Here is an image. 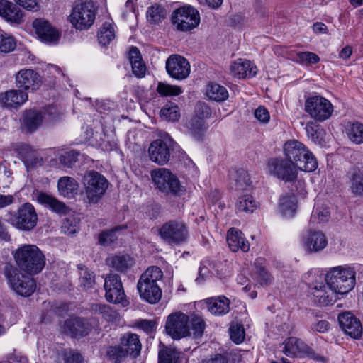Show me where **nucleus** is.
<instances>
[{
	"label": "nucleus",
	"instance_id": "obj_46",
	"mask_svg": "<svg viewBox=\"0 0 363 363\" xmlns=\"http://www.w3.org/2000/svg\"><path fill=\"white\" fill-rule=\"evenodd\" d=\"M77 267L79 274L80 286L85 290L91 289L95 283L94 273L84 265L79 264Z\"/></svg>",
	"mask_w": 363,
	"mask_h": 363
},
{
	"label": "nucleus",
	"instance_id": "obj_25",
	"mask_svg": "<svg viewBox=\"0 0 363 363\" xmlns=\"http://www.w3.org/2000/svg\"><path fill=\"white\" fill-rule=\"evenodd\" d=\"M230 74L239 79L253 77L257 74V68L255 65L247 60L238 59L230 65Z\"/></svg>",
	"mask_w": 363,
	"mask_h": 363
},
{
	"label": "nucleus",
	"instance_id": "obj_43",
	"mask_svg": "<svg viewBox=\"0 0 363 363\" xmlns=\"http://www.w3.org/2000/svg\"><path fill=\"white\" fill-rule=\"evenodd\" d=\"M251 184L250 178L247 172L243 169H238L234 175V182L231 183V188L235 191L247 189Z\"/></svg>",
	"mask_w": 363,
	"mask_h": 363
},
{
	"label": "nucleus",
	"instance_id": "obj_31",
	"mask_svg": "<svg viewBox=\"0 0 363 363\" xmlns=\"http://www.w3.org/2000/svg\"><path fill=\"white\" fill-rule=\"evenodd\" d=\"M305 145L296 140L286 141L284 145V154L286 159L296 167L301 154H303Z\"/></svg>",
	"mask_w": 363,
	"mask_h": 363
},
{
	"label": "nucleus",
	"instance_id": "obj_55",
	"mask_svg": "<svg viewBox=\"0 0 363 363\" xmlns=\"http://www.w3.org/2000/svg\"><path fill=\"white\" fill-rule=\"evenodd\" d=\"M165 16L164 8L160 5L155 4L150 6L147 12V17L149 21L157 23Z\"/></svg>",
	"mask_w": 363,
	"mask_h": 363
},
{
	"label": "nucleus",
	"instance_id": "obj_63",
	"mask_svg": "<svg viewBox=\"0 0 363 363\" xmlns=\"http://www.w3.org/2000/svg\"><path fill=\"white\" fill-rule=\"evenodd\" d=\"M196 117L197 118H207L211 115V108L204 102H198L196 108Z\"/></svg>",
	"mask_w": 363,
	"mask_h": 363
},
{
	"label": "nucleus",
	"instance_id": "obj_9",
	"mask_svg": "<svg viewBox=\"0 0 363 363\" xmlns=\"http://www.w3.org/2000/svg\"><path fill=\"white\" fill-rule=\"evenodd\" d=\"M174 145V140L167 133L153 140L148 148L150 160L159 165L166 164L170 160Z\"/></svg>",
	"mask_w": 363,
	"mask_h": 363
},
{
	"label": "nucleus",
	"instance_id": "obj_14",
	"mask_svg": "<svg viewBox=\"0 0 363 363\" xmlns=\"http://www.w3.org/2000/svg\"><path fill=\"white\" fill-rule=\"evenodd\" d=\"M55 112V108L53 106L47 108L43 112L36 109L26 110L22 115L21 127L26 132L33 133L42 125L47 115L49 120H52V114Z\"/></svg>",
	"mask_w": 363,
	"mask_h": 363
},
{
	"label": "nucleus",
	"instance_id": "obj_24",
	"mask_svg": "<svg viewBox=\"0 0 363 363\" xmlns=\"http://www.w3.org/2000/svg\"><path fill=\"white\" fill-rule=\"evenodd\" d=\"M15 150L26 167L33 168L43 164V157L30 145L21 143L16 145Z\"/></svg>",
	"mask_w": 363,
	"mask_h": 363
},
{
	"label": "nucleus",
	"instance_id": "obj_10",
	"mask_svg": "<svg viewBox=\"0 0 363 363\" xmlns=\"http://www.w3.org/2000/svg\"><path fill=\"white\" fill-rule=\"evenodd\" d=\"M86 195L90 203H97L106 192L108 182L100 173L91 171L84 177Z\"/></svg>",
	"mask_w": 363,
	"mask_h": 363
},
{
	"label": "nucleus",
	"instance_id": "obj_57",
	"mask_svg": "<svg viewBox=\"0 0 363 363\" xmlns=\"http://www.w3.org/2000/svg\"><path fill=\"white\" fill-rule=\"evenodd\" d=\"M160 115L169 121H177L180 117L179 109L177 106H165L160 111Z\"/></svg>",
	"mask_w": 363,
	"mask_h": 363
},
{
	"label": "nucleus",
	"instance_id": "obj_35",
	"mask_svg": "<svg viewBox=\"0 0 363 363\" xmlns=\"http://www.w3.org/2000/svg\"><path fill=\"white\" fill-rule=\"evenodd\" d=\"M163 278V272L157 266L149 267L140 277L137 284L160 287L159 282Z\"/></svg>",
	"mask_w": 363,
	"mask_h": 363
},
{
	"label": "nucleus",
	"instance_id": "obj_17",
	"mask_svg": "<svg viewBox=\"0 0 363 363\" xmlns=\"http://www.w3.org/2000/svg\"><path fill=\"white\" fill-rule=\"evenodd\" d=\"M168 74L178 80L186 79L190 74V65L188 60L179 55H170L166 62Z\"/></svg>",
	"mask_w": 363,
	"mask_h": 363
},
{
	"label": "nucleus",
	"instance_id": "obj_38",
	"mask_svg": "<svg viewBox=\"0 0 363 363\" xmlns=\"http://www.w3.org/2000/svg\"><path fill=\"white\" fill-rule=\"evenodd\" d=\"M299 160L296 163L298 170L304 172H313L318 167L316 158L313 153L305 146L303 154H301Z\"/></svg>",
	"mask_w": 363,
	"mask_h": 363
},
{
	"label": "nucleus",
	"instance_id": "obj_36",
	"mask_svg": "<svg viewBox=\"0 0 363 363\" xmlns=\"http://www.w3.org/2000/svg\"><path fill=\"white\" fill-rule=\"evenodd\" d=\"M57 188L60 194L63 196L73 198L78 194L79 184L72 177H62L58 180Z\"/></svg>",
	"mask_w": 363,
	"mask_h": 363
},
{
	"label": "nucleus",
	"instance_id": "obj_27",
	"mask_svg": "<svg viewBox=\"0 0 363 363\" xmlns=\"http://www.w3.org/2000/svg\"><path fill=\"white\" fill-rule=\"evenodd\" d=\"M0 16L9 22L19 24L23 21V13L13 3L0 0Z\"/></svg>",
	"mask_w": 363,
	"mask_h": 363
},
{
	"label": "nucleus",
	"instance_id": "obj_34",
	"mask_svg": "<svg viewBox=\"0 0 363 363\" xmlns=\"http://www.w3.org/2000/svg\"><path fill=\"white\" fill-rule=\"evenodd\" d=\"M208 310L216 315H223L229 312L230 300L224 296L206 299Z\"/></svg>",
	"mask_w": 363,
	"mask_h": 363
},
{
	"label": "nucleus",
	"instance_id": "obj_15",
	"mask_svg": "<svg viewBox=\"0 0 363 363\" xmlns=\"http://www.w3.org/2000/svg\"><path fill=\"white\" fill-rule=\"evenodd\" d=\"M105 298L107 301L113 303H127L121 277L116 274H108L104 280Z\"/></svg>",
	"mask_w": 363,
	"mask_h": 363
},
{
	"label": "nucleus",
	"instance_id": "obj_23",
	"mask_svg": "<svg viewBox=\"0 0 363 363\" xmlns=\"http://www.w3.org/2000/svg\"><path fill=\"white\" fill-rule=\"evenodd\" d=\"M35 33L41 41L55 43L60 38V33L49 23V21L37 18L33 23Z\"/></svg>",
	"mask_w": 363,
	"mask_h": 363
},
{
	"label": "nucleus",
	"instance_id": "obj_4",
	"mask_svg": "<svg viewBox=\"0 0 363 363\" xmlns=\"http://www.w3.org/2000/svg\"><path fill=\"white\" fill-rule=\"evenodd\" d=\"M3 271L12 289L19 295L29 296L35 291L36 284L31 277L21 273L10 264H6Z\"/></svg>",
	"mask_w": 363,
	"mask_h": 363
},
{
	"label": "nucleus",
	"instance_id": "obj_1",
	"mask_svg": "<svg viewBox=\"0 0 363 363\" xmlns=\"http://www.w3.org/2000/svg\"><path fill=\"white\" fill-rule=\"evenodd\" d=\"M324 281L337 296L346 294L356 284V271L349 265L330 267L325 274Z\"/></svg>",
	"mask_w": 363,
	"mask_h": 363
},
{
	"label": "nucleus",
	"instance_id": "obj_51",
	"mask_svg": "<svg viewBox=\"0 0 363 363\" xmlns=\"http://www.w3.org/2000/svg\"><path fill=\"white\" fill-rule=\"evenodd\" d=\"M191 323V335L194 338H199L203 335L206 328L203 319L199 315L193 314L189 318Z\"/></svg>",
	"mask_w": 363,
	"mask_h": 363
},
{
	"label": "nucleus",
	"instance_id": "obj_50",
	"mask_svg": "<svg viewBox=\"0 0 363 363\" xmlns=\"http://www.w3.org/2000/svg\"><path fill=\"white\" fill-rule=\"evenodd\" d=\"M257 206V201L250 195L239 197L236 203V210L239 212L252 213Z\"/></svg>",
	"mask_w": 363,
	"mask_h": 363
},
{
	"label": "nucleus",
	"instance_id": "obj_41",
	"mask_svg": "<svg viewBox=\"0 0 363 363\" xmlns=\"http://www.w3.org/2000/svg\"><path fill=\"white\" fill-rule=\"evenodd\" d=\"M208 129V125L201 118H193L188 124L189 133L196 140H201Z\"/></svg>",
	"mask_w": 363,
	"mask_h": 363
},
{
	"label": "nucleus",
	"instance_id": "obj_12",
	"mask_svg": "<svg viewBox=\"0 0 363 363\" xmlns=\"http://www.w3.org/2000/svg\"><path fill=\"white\" fill-rule=\"evenodd\" d=\"M189 317L182 313L175 312L168 315L165 330L167 333L174 340L191 335L190 328L188 325Z\"/></svg>",
	"mask_w": 363,
	"mask_h": 363
},
{
	"label": "nucleus",
	"instance_id": "obj_37",
	"mask_svg": "<svg viewBox=\"0 0 363 363\" xmlns=\"http://www.w3.org/2000/svg\"><path fill=\"white\" fill-rule=\"evenodd\" d=\"M347 138L356 145L363 143V123L359 121H350L345 125Z\"/></svg>",
	"mask_w": 363,
	"mask_h": 363
},
{
	"label": "nucleus",
	"instance_id": "obj_64",
	"mask_svg": "<svg viewBox=\"0 0 363 363\" xmlns=\"http://www.w3.org/2000/svg\"><path fill=\"white\" fill-rule=\"evenodd\" d=\"M137 326L147 334L155 331L157 323L151 320H141L137 323Z\"/></svg>",
	"mask_w": 363,
	"mask_h": 363
},
{
	"label": "nucleus",
	"instance_id": "obj_40",
	"mask_svg": "<svg viewBox=\"0 0 363 363\" xmlns=\"http://www.w3.org/2000/svg\"><path fill=\"white\" fill-rule=\"evenodd\" d=\"M297 209V200L294 193L282 196L279 201V210L285 217H292Z\"/></svg>",
	"mask_w": 363,
	"mask_h": 363
},
{
	"label": "nucleus",
	"instance_id": "obj_6",
	"mask_svg": "<svg viewBox=\"0 0 363 363\" xmlns=\"http://www.w3.org/2000/svg\"><path fill=\"white\" fill-rule=\"evenodd\" d=\"M38 220V217L35 207L30 203H25L18 207L9 222L19 230L29 232L36 227Z\"/></svg>",
	"mask_w": 363,
	"mask_h": 363
},
{
	"label": "nucleus",
	"instance_id": "obj_13",
	"mask_svg": "<svg viewBox=\"0 0 363 363\" xmlns=\"http://www.w3.org/2000/svg\"><path fill=\"white\" fill-rule=\"evenodd\" d=\"M267 169L271 175L286 182H291L297 177V167L288 160L272 158L267 164Z\"/></svg>",
	"mask_w": 363,
	"mask_h": 363
},
{
	"label": "nucleus",
	"instance_id": "obj_58",
	"mask_svg": "<svg viewBox=\"0 0 363 363\" xmlns=\"http://www.w3.org/2000/svg\"><path fill=\"white\" fill-rule=\"evenodd\" d=\"M306 131L307 135L311 138V140L318 144H320L323 138L321 136L322 129L319 125H315L313 123H307L306 125Z\"/></svg>",
	"mask_w": 363,
	"mask_h": 363
},
{
	"label": "nucleus",
	"instance_id": "obj_56",
	"mask_svg": "<svg viewBox=\"0 0 363 363\" xmlns=\"http://www.w3.org/2000/svg\"><path fill=\"white\" fill-rule=\"evenodd\" d=\"M177 358V352L171 348L164 346L159 351L158 363H176Z\"/></svg>",
	"mask_w": 363,
	"mask_h": 363
},
{
	"label": "nucleus",
	"instance_id": "obj_42",
	"mask_svg": "<svg viewBox=\"0 0 363 363\" xmlns=\"http://www.w3.org/2000/svg\"><path fill=\"white\" fill-rule=\"evenodd\" d=\"M264 259L259 257L255 261L256 280L262 286H269L272 281V277L263 266Z\"/></svg>",
	"mask_w": 363,
	"mask_h": 363
},
{
	"label": "nucleus",
	"instance_id": "obj_30",
	"mask_svg": "<svg viewBox=\"0 0 363 363\" xmlns=\"http://www.w3.org/2000/svg\"><path fill=\"white\" fill-rule=\"evenodd\" d=\"M227 242L233 252H237L238 250L247 252L250 249L249 242L243 236L242 233L235 228H231L228 232Z\"/></svg>",
	"mask_w": 363,
	"mask_h": 363
},
{
	"label": "nucleus",
	"instance_id": "obj_21",
	"mask_svg": "<svg viewBox=\"0 0 363 363\" xmlns=\"http://www.w3.org/2000/svg\"><path fill=\"white\" fill-rule=\"evenodd\" d=\"M28 100V94L21 89H10L0 93V104L10 110L18 109Z\"/></svg>",
	"mask_w": 363,
	"mask_h": 363
},
{
	"label": "nucleus",
	"instance_id": "obj_8",
	"mask_svg": "<svg viewBox=\"0 0 363 363\" xmlns=\"http://www.w3.org/2000/svg\"><path fill=\"white\" fill-rule=\"evenodd\" d=\"M305 111L315 121L323 122L332 116L333 106L326 98L315 95L306 99Z\"/></svg>",
	"mask_w": 363,
	"mask_h": 363
},
{
	"label": "nucleus",
	"instance_id": "obj_61",
	"mask_svg": "<svg viewBox=\"0 0 363 363\" xmlns=\"http://www.w3.org/2000/svg\"><path fill=\"white\" fill-rule=\"evenodd\" d=\"M297 60L302 63L308 65L316 64L320 62V57L318 55L311 52H302L297 54Z\"/></svg>",
	"mask_w": 363,
	"mask_h": 363
},
{
	"label": "nucleus",
	"instance_id": "obj_47",
	"mask_svg": "<svg viewBox=\"0 0 363 363\" xmlns=\"http://www.w3.org/2000/svg\"><path fill=\"white\" fill-rule=\"evenodd\" d=\"M115 38V30L113 25L109 22L103 23L98 33V40L102 46H106Z\"/></svg>",
	"mask_w": 363,
	"mask_h": 363
},
{
	"label": "nucleus",
	"instance_id": "obj_52",
	"mask_svg": "<svg viewBox=\"0 0 363 363\" xmlns=\"http://www.w3.org/2000/svg\"><path fill=\"white\" fill-rule=\"evenodd\" d=\"M157 91L162 97L176 96L182 93V89L179 86L159 82L157 86Z\"/></svg>",
	"mask_w": 363,
	"mask_h": 363
},
{
	"label": "nucleus",
	"instance_id": "obj_3",
	"mask_svg": "<svg viewBox=\"0 0 363 363\" xmlns=\"http://www.w3.org/2000/svg\"><path fill=\"white\" fill-rule=\"evenodd\" d=\"M156 188L166 195L181 196L186 191L177 177L167 168H158L151 172Z\"/></svg>",
	"mask_w": 363,
	"mask_h": 363
},
{
	"label": "nucleus",
	"instance_id": "obj_19",
	"mask_svg": "<svg viewBox=\"0 0 363 363\" xmlns=\"http://www.w3.org/2000/svg\"><path fill=\"white\" fill-rule=\"evenodd\" d=\"M63 332L72 337L80 338L87 335L91 330V325L87 319L80 317H70L62 327Z\"/></svg>",
	"mask_w": 363,
	"mask_h": 363
},
{
	"label": "nucleus",
	"instance_id": "obj_53",
	"mask_svg": "<svg viewBox=\"0 0 363 363\" xmlns=\"http://www.w3.org/2000/svg\"><path fill=\"white\" fill-rule=\"evenodd\" d=\"M65 363H83L84 358L80 352L72 349H64L59 353Z\"/></svg>",
	"mask_w": 363,
	"mask_h": 363
},
{
	"label": "nucleus",
	"instance_id": "obj_62",
	"mask_svg": "<svg viewBox=\"0 0 363 363\" xmlns=\"http://www.w3.org/2000/svg\"><path fill=\"white\" fill-rule=\"evenodd\" d=\"M108 354L109 355L110 358L114 360L116 362H121L123 358L128 356L123 348V345L121 343L118 346L110 347L108 350Z\"/></svg>",
	"mask_w": 363,
	"mask_h": 363
},
{
	"label": "nucleus",
	"instance_id": "obj_45",
	"mask_svg": "<svg viewBox=\"0 0 363 363\" xmlns=\"http://www.w3.org/2000/svg\"><path fill=\"white\" fill-rule=\"evenodd\" d=\"M91 311L95 313L101 315L106 321L115 320L118 317V313L112 307L106 304L94 303L91 306Z\"/></svg>",
	"mask_w": 363,
	"mask_h": 363
},
{
	"label": "nucleus",
	"instance_id": "obj_16",
	"mask_svg": "<svg viewBox=\"0 0 363 363\" xmlns=\"http://www.w3.org/2000/svg\"><path fill=\"white\" fill-rule=\"evenodd\" d=\"M323 280L324 279L320 277V281H313L311 287L312 301L318 306L332 305L337 300L335 293Z\"/></svg>",
	"mask_w": 363,
	"mask_h": 363
},
{
	"label": "nucleus",
	"instance_id": "obj_26",
	"mask_svg": "<svg viewBox=\"0 0 363 363\" xmlns=\"http://www.w3.org/2000/svg\"><path fill=\"white\" fill-rule=\"evenodd\" d=\"M106 263L114 271L125 273L135 265V259L128 254L111 255L106 258Z\"/></svg>",
	"mask_w": 363,
	"mask_h": 363
},
{
	"label": "nucleus",
	"instance_id": "obj_5",
	"mask_svg": "<svg viewBox=\"0 0 363 363\" xmlns=\"http://www.w3.org/2000/svg\"><path fill=\"white\" fill-rule=\"evenodd\" d=\"M96 17V9L91 1L77 3L73 7L69 21L77 30L89 29L94 23Z\"/></svg>",
	"mask_w": 363,
	"mask_h": 363
},
{
	"label": "nucleus",
	"instance_id": "obj_48",
	"mask_svg": "<svg viewBox=\"0 0 363 363\" xmlns=\"http://www.w3.org/2000/svg\"><path fill=\"white\" fill-rule=\"evenodd\" d=\"M330 217V213L326 206L316 205L312 211L310 222L313 224L325 223Z\"/></svg>",
	"mask_w": 363,
	"mask_h": 363
},
{
	"label": "nucleus",
	"instance_id": "obj_2",
	"mask_svg": "<svg viewBox=\"0 0 363 363\" xmlns=\"http://www.w3.org/2000/svg\"><path fill=\"white\" fill-rule=\"evenodd\" d=\"M18 267L29 274L40 273L45 267V257L41 250L34 245H24L14 253Z\"/></svg>",
	"mask_w": 363,
	"mask_h": 363
},
{
	"label": "nucleus",
	"instance_id": "obj_7",
	"mask_svg": "<svg viewBox=\"0 0 363 363\" xmlns=\"http://www.w3.org/2000/svg\"><path fill=\"white\" fill-rule=\"evenodd\" d=\"M158 235L168 244L180 245L187 240L189 232L185 223L172 220L164 223L158 229Z\"/></svg>",
	"mask_w": 363,
	"mask_h": 363
},
{
	"label": "nucleus",
	"instance_id": "obj_59",
	"mask_svg": "<svg viewBox=\"0 0 363 363\" xmlns=\"http://www.w3.org/2000/svg\"><path fill=\"white\" fill-rule=\"evenodd\" d=\"M79 155L75 150L65 152L60 155L59 161L64 167H72L77 162Z\"/></svg>",
	"mask_w": 363,
	"mask_h": 363
},
{
	"label": "nucleus",
	"instance_id": "obj_29",
	"mask_svg": "<svg viewBox=\"0 0 363 363\" xmlns=\"http://www.w3.org/2000/svg\"><path fill=\"white\" fill-rule=\"evenodd\" d=\"M348 186L352 194L363 196V167H354L347 173Z\"/></svg>",
	"mask_w": 363,
	"mask_h": 363
},
{
	"label": "nucleus",
	"instance_id": "obj_28",
	"mask_svg": "<svg viewBox=\"0 0 363 363\" xmlns=\"http://www.w3.org/2000/svg\"><path fill=\"white\" fill-rule=\"evenodd\" d=\"M284 345L283 352L290 357L301 356L310 352V348L302 340L295 337L286 339Z\"/></svg>",
	"mask_w": 363,
	"mask_h": 363
},
{
	"label": "nucleus",
	"instance_id": "obj_20",
	"mask_svg": "<svg viewBox=\"0 0 363 363\" xmlns=\"http://www.w3.org/2000/svg\"><path fill=\"white\" fill-rule=\"evenodd\" d=\"M328 245V239L320 230H308L303 237V245L308 253L322 251Z\"/></svg>",
	"mask_w": 363,
	"mask_h": 363
},
{
	"label": "nucleus",
	"instance_id": "obj_39",
	"mask_svg": "<svg viewBox=\"0 0 363 363\" xmlns=\"http://www.w3.org/2000/svg\"><path fill=\"white\" fill-rule=\"evenodd\" d=\"M37 199L40 203L49 207L52 211L57 213L64 214L67 211V207L65 203L45 193H40Z\"/></svg>",
	"mask_w": 363,
	"mask_h": 363
},
{
	"label": "nucleus",
	"instance_id": "obj_49",
	"mask_svg": "<svg viewBox=\"0 0 363 363\" xmlns=\"http://www.w3.org/2000/svg\"><path fill=\"white\" fill-rule=\"evenodd\" d=\"M126 225H121L116 226L109 230H106L101 232L99 235V242L100 245L103 246H109L111 244L114 243L117 240V236L116 233L121 230L126 229Z\"/></svg>",
	"mask_w": 363,
	"mask_h": 363
},
{
	"label": "nucleus",
	"instance_id": "obj_54",
	"mask_svg": "<svg viewBox=\"0 0 363 363\" xmlns=\"http://www.w3.org/2000/svg\"><path fill=\"white\" fill-rule=\"evenodd\" d=\"M230 335L231 340L236 344H240L245 340L244 326L240 323H232L230 327Z\"/></svg>",
	"mask_w": 363,
	"mask_h": 363
},
{
	"label": "nucleus",
	"instance_id": "obj_18",
	"mask_svg": "<svg viewBox=\"0 0 363 363\" xmlns=\"http://www.w3.org/2000/svg\"><path fill=\"white\" fill-rule=\"evenodd\" d=\"M338 323L342 330L353 339H359L362 335V325L352 312L345 311L338 315Z\"/></svg>",
	"mask_w": 363,
	"mask_h": 363
},
{
	"label": "nucleus",
	"instance_id": "obj_11",
	"mask_svg": "<svg viewBox=\"0 0 363 363\" xmlns=\"http://www.w3.org/2000/svg\"><path fill=\"white\" fill-rule=\"evenodd\" d=\"M172 23L181 31H189L200 22V16L191 6H184L175 10L172 15Z\"/></svg>",
	"mask_w": 363,
	"mask_h": 363
},
{
	"label": "nucleus",
	"instance_id": "obj_33",
	"mask_svg": "<svg viewBox=\"0 0 363 363\" xmlns=\"http://www.w3.org/2000/svg\"><path fill=\"white\" fill-rule=\"evenodd\" d=\"M137 289L140 297L150 304L158 303L162 295L161 287L145 285L143 284H137Z\"/></svg>",
	"mask_w": 363,
	"mask_h": 363
},
{
	"label": "nucleus",
	"instance_id": "obj_32",
	"mask_svg": "<svg viewBox=\"0 0 363 363\" xmlns=\"http://www.w3.org/2000/svg\"><path fill=\"white\" fill-rule=\"evenodd\" d=\"M121 344L127 355L138 357L141 350V343L139 336L134 333H126L121 337Z\"/></svg>",
	"mask_w": 363,
	"mask_h": 363
},
{
	"label": "nucleus",
	"instance_id": "obj_60",
	"mask_svg": "<svg viewBox=\"0 0 363 363\" xmlns=\"http://www.w3.org/2000/svg\"><path fill=\"white\" fill-rule=\"evenodd\" d=\"M16 42L11 36L0 35V51L2 52H9L14 50Z\"/></svg>",
	"mask_w": 363,
	"mask_h": 363
},
{
	"label": "nucleus",
	"instance_id": "obj_22",
	"mask_svg": "<svg viewBox=\"0 0 363 363\" xmlns=\"http://www.w3.org/2000/svg\"><path fill=\"white\" fill-rule=\"evenodd\" d=\"M16 86L26 90L35 91L41 84L40 75L33 69H21L16 74Z\"/></svg>",
	"mask_w": 363,
	"mask_h": 363
},
{
	"label": "nucleus",
	"instance_id": "obj_44",
	"mask_svg": "<svg viewBox=\"0 0 363 363\" xmlns=\"http://www.w3.org/2000/svg\"><path fill=\"white\" fill-rule=\"evenodd\" d=\"M206 94L209 99L216 101H223L228 97V92L226 88L216 83H210L208 85Z\"/></svg>",
	"mask_w": 363,
	"mask_h": 363
}]
</instances>
